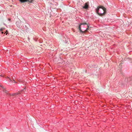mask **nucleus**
<instances>
[{
	"instance_id": "f257e3e1",
	"label": "nucleus",
	"mask_w": 132,
	"mask_h": 132,
	"mask_svg": "<svg viewBox=\"0 0 132 132\" xmlns=\"http://www.w3.org/2000/svg\"><path fill=\"white\" fill-rule=\"evenodd\" d=\"M98 7L99 8V9L100 8L102 9V12H103V13L105 14L106 13V9L102 6H100L99 7Z\"/></svg>"
},
{
	"instance_id": "f03ea898",
	"label": "nucleus",
	"mask_w": 132,
	"mask_h": 132,
	"mask_svg": "<svg viewBox=\"0 0 132 132\" xmlns=\"http://www.w3.org/2000/svg\"><path fill=\"white\" fill-rule=\"evenodd\" d=\"M99 8H98V7H97V8L96 9V12L97 13L98 15H99L100 16H102L104 14L103 13H100L98 12L99 11Z\"/></svg>"
},
{
	"instance_id": "7ed1b4c3",
	"label": "nucleus",
	"mask_w": 132,
	"mask_h": 132,
	"mask_svg": "<svg viewBox=\"0 0 132 132\" xmlns=\"http://www.w3.org/2000/svg\"><path fill=\"white\" fill-rule=\"evenodd\" d=\"M89 4V3L88 2H87L85 4V6L83 7V8L85 9H87L88 7Z\"/></svg>"
},
{
	"instance_id": "20e7f679",
	"label": "nucleus",
	"mask_w": 132,
	"mask_h": 132,
	"mask_svg": "<svg viewBox=\"0 0 132 132\" xmlns=\"http://www.w3.org/2000/svg\"><path fill=\"white\" fill-rule=\"evenodd\" d=\"M78 28L80 31L82 33L85 32H86L88 30V29H87L85 31H82L81 30V27H80V26H79Z\"/></svg>"
},
{
	"instance_id": "39448f33",
	"label": "nucleus",
	"mask_w": 132,
	"mask_h": 132,
	"mask_svg": "<svg viewBox=\"0 0 132 132\" xmlns=\"http://www.w3.org/2000/svg\"><path fill=\"white\" fill-rule=\"evenodd\" d=\"M23 91V90H22L21 91L19 92H18L16 93H14L12 95L13 96L17 95L20 94Z\"/></svg>"
},
{
	"instance_id": "423d86ee",
	"label": "nucleus",
	"mask_w": 132,
	"mask_h": 132,
	"mask_svg": "<svg viewBox=\"0 0 132 132\" xmlns=\"http://www.w3.org/2000/svg\"><path fill=\"white\" fill-rule=\"evenodd\" d=\"M19 1L20 2L22 3L28 2V0H19Z\"/></svg>"
},
{
	"instance_id": "0eeeda50",
	"label": "nucleus",
	"mask_w": 132,
	"mask_h": 132,
	"mask_svg": "<svg viewBox=\"0 0 132 132\" xmlns=\"http://www.w3.org/2000/svg\"><path fill=\"white\" fill-rule=\"evenodd\" d=\"M127 80L128 81H131V82H132V76L129 77L128 78H127Z\"/></svg>"
},
{
	"instance_id": "6e6552de",
	"label": "nucleus",
	"mask_w": 132,
	"mask_h": 132,
	"mask_svg": "<svg viewBox=\"0 0 132 132\" xmlns=\"http://www.w3.org/2000/svg\"><path fill=\"white\" fill-rule=\"evenodd\" d=\"M85 24H87V23H86V22H83L81 23L79 25V26H80V27L81 26V25H85Z\"/></svg>"
},
{
	"instance_id": "1a4fd4ad",
	"label": "nucleus",
	"mask_w": 132,
	"mask_h": 132,
	"mask_svg": "<svg viewBox=\"0 0 132 132\" xmlns=\"http://www.w3.org/2000/svg\"><path fill=\"white\" fill-rule=\"evenodd\" d=\"M120 21V22L121 23V24L122 23V22H123V21H122V20H116V22L117 21V22H118V21Z\"/></svg>"
},
{
	"instance_id": "9d476101",
	"label": "nucleus",
	"mask_w": 132,
	"mask_h": 132,
	"mask_svg": "<svg viewBox=\"0 0 132 132\" xmlns=\"http://www.w3.org/2000/svg\"><path fill=\"white\" fill-rule=\"evenodd\" d=\"M34 1V0H28V2L30 3H32Z\"/></svg>"
},
{
	"instance_id": "9b49d317",
	"label": "nucleus",
	"mask_w": 132,
	"mask_h": 132,
	"mask_svg": "<svg viewBox=\"0 0 132 132\" xmlns=\"http://www.w3.org/2000/svg\"><path fill=\"white\" fill-rule=\"evenodd\" d=\"M13 80L14 81V82H13L15 83V79L14 78H13Z\"/></svg>"
},
{
	"instance_id": "f8f14e48",
	"label": "nucleus",
	"mask_w": 132,
	"mask_h": 132,
	"mask_svg": "<svg viewBox=\"0 0 132 132\" xmlns=\"http://www.w3.org/2000/svg\"><path fill=\"white\" fill-rule=\"evenodd\" d=\"M5 28H1L0 29V30L1 31H3L4 29Z\"/></svg>"
},
{
	"instance_id": "ddd939ff",
	"label": "nucleus",
	"mask_w": 132,
	"mask_h": 132,
	"mask_svg": "<svg viewBox=\"0 0 132 132\" xmlns=\"http://www.w3.org/2000/svg\"><path fill=\"white\" fill-rule=\"evenodd\" d=\"M87 29H88V30H89V26L88 25H87Z\"/></svg>"
},
{
	"instance_id": "4468645a",
	"label": "nucleus",
	"mask_w": 132,
	"mask_h": 132,
	"mask_svg": "<svg viewBox=\"0 0 132 132\" xmlns=\"http://www.w3.org/2000/svg\"><path fill=\"white\" fill-rule=\"evenodd\" d=\"M4 92H5L6 93V91L5 90H4Z\"/></svg>"
},
{
	"instance_id": "2eb2a0df",
	"label": "nucleus",
	"mask_w": 132,
	"mask_h": 132,
	"mask_svg": "<svg viewBox=\"0 0 132 132\" xmlns=\"http://www.w3.org/2000/svg\"><path fill=\"white\" fill-rule=\"evenodd\" d=\"M101 13H103V12H102V11H101Z\"/></svg>"
},
{
	"instance_id": "dca6fc26",
	"label": "nucleus",
	"mask_w": 132,
	"mask_h": 132,
	"mask_svg": "<svg viewBox=\"0 0 132 132\" xmlns=\"http://www.w3.org/2000/svg\"><path fill=\"white\" fill-rule=\"evenodd\" d=\"M10 80L11 81H12L11 79H10Z\"/></svg>"
},
{
	"instance_id": "f3484780",
	"label": "nucleus",
	"mask_w": 132,
	"mask_h": 132,
	"mask_svg": "<svg viewBox=\"0 0 132 132\" xmlns=\"http://www.w3.org/2000/svg\"><path fill=\"white\" fill-rule=\"evenodd\" d=\"M2 34H3V32H2Z\"/></svg>"
},
{
	"instance_id": "a211bd4d",
	"label": "nucleus",
	"mask_w": 132,
	"mask_h": 132,
	"mask_svg": "<svg viewBox=\"0 0 132 132\" xmlns=\"http://www.w3.org/2000/svg\"><path fill=\"white\" fill-rule=\"evenodd\" d=\"M6 35H7V33H6Z\"/></svg>"
},
{
	"instance_id": "6ab92c4d",
	"label": "nucleus",
	"mask_w": 132,
	"mask_h": 132,
	"mask_svg": "<svg viewBox=\"0 0 132 132\" xmlns=\"http://www.w3.org/2000/svg\"><path fill=\"white\" fill-rule=\"evenodd\" d=\"M6 32H7V30H6Z\"/></svg>"
},
{
	"instance_id": "aec40b11",
	"label": "nucleus",
	"mask_w": 132,
	"mask_h": 132,
	"mask_svg": "<svg viewBox=\"0 0 132 132\" xmlns=\"http://www.w3.org/2000/svg\"><path fill=\"white\" fill-rule=\"evenodd\" d=\"M1 87H2V88H3V87L2 86H1Z\"/></svg>"
}]
</instances>
